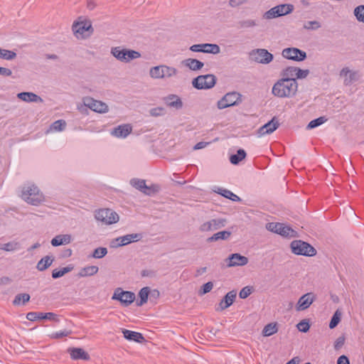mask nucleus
Segmentation results:
<instances>
[{"label":"nucleus","instance_id":"f257e3e1","mask_svg":"<svg viewBox=\"0 0 364 364\" xmlns=\"http://www.w3.org/2000/svg\"><path fill=\"white\" fill-rule=\"evenodd\" d=\"M298 88V83L296 79L282 77L273 85L272 93L279 98H289L294 97Z\"/></svg>","mask_w":364,"mask_h":364},{"label":"nucleus","instance_id":"f03ea898","mask_svg":"<svg viewBox=\"0 0 364 364\" xmlns=\"http://www.w3.org/2000/svg\"><path fill=\"white\" fill-rule=\"evenodd\" d=\"M72 31L77 39L89 38L94 32L92 22L80 16L72 26Z\"/></svg>","mask_w":364,"mask_h":364},{"label":"nucleus","instance_id":"7ed1b4c3","mask_svg":"<svg viewBox=\"0 0 364 364\" xmlns=\"http://www.w3.org/2000/svg\"><path fill=\"white\" fill-rule=\"evenodd\" d=\"M290 249L296 255L314 257L317 253L316 250L311 245L301 240H293L290 243Z\"/></svg>","mask_w":364,"mask_h":364},{"label":"nucleus","instance_id":"20e7f679","mask_svg":"<svg viewBox=\"0 0 364 364\" xmlns=\"http://www.w3.org/2000/svg\"><path fill=\"white\" fill-rule=\"evenodd\" d=\"M21 197L26 202L33 205H38L43 200L42 193L35 185L24 187Z\"/></svg>","mask_w":364,"mask_h":364},{"label":"nucleus","instance_id":"39448f33","mask_svg":"<svg viewBox=\"0 0 364 364\" xmlns=\"http://www.w3.org/2000/svg\"><path fill=\"white\" fill-rule=\"evenodd\" d=\"M111 53L118 60L123 63H129L134 59L141 57L139 52L134 50L122 48L119 46L112 48Z\"/></svg>","mask_w":364,"mask_h":364},{"label":"nucleus","instance_id":"423d86ee","mask_svg":"<svg viewBox=\"0 0 364 364\" xmlns=\"http://www.w3.org/2000/svg\"><path fill=\"white\" fill-rule=\"evenodd\" d=\"M95 218L105 225H112L119 221V217L114 210L105 208L95 211Z\"/></svg>","mask_w":364,"mask_h":364},{"label":"nucleus","instance_id":"0eeeda50","mask_svg":"<svg viewBox=\"0 0 364 364\" xmlns=\"http://www.w3.org/2000/svg\"><path fill=\"white\" fill-rule=\"evenodd\" d=\"M149 74L154 79L168 78L176 75L177 70L173 67L161 65L151 68Z\"/></svg>","mask_w":364,"mask_h":364},{"label":"nucleus","instance_id":"6e6552de","mask_svg":"<svg viewBox=\"0 0 364 364\" xmlns=\"http://www.w3.org/2000/svg\"><path fill=\"white\" fill-rule=\"evenodd\" d=\"M216 83V77L214 75L207 74L199 75L195 77L192 81L193 87L197 90H207L210 89Z\"/></svg>","mask_w":364,"mask_h":364},{"label":"nucleus","instance_id":"1a4fd4ad","mask_svg":"<svg viewBox=\"0 0 364 364\" xmlns=\"http://www.w3.org/2000/svg\"><path fill=\"white\" fill-rule=\"evenodd\" d=\"M242 95L237 92H230L224 95L217 103L218 108L223 109L237 105L242 102Z\"/></svg>","mask_w":364,"mask_h":364},{"label":"nucleus","instance_id":"9d476101","mask_svg":"<svg viewBox=\"0 0 364 364\" xmlns=\"http://www.w3.org/2000/svg\"><path fill=\"white\" fill-rule=\"evenodd\" d=\"M130 184L136 189L147 196H151L157 193L159 190V186L158 185L152 184L150 186H146V181L143 179L132 178L130 181Z\"/></svg>","mask_w":364,"mask_h":364},{"label":"nucleus","instance_id":"9b49d317","mask_svg":"<svg viewBox=\"0 0 364 364\" xmlns=\"http://www.w3.org/2000/svg\"><path fill=\"white\" fill-rule=\"evenodd\" d=\"M112 299L120 301L124 306H128L135 300V294L132 291H124L121 288H117Z\"/></svg>","mask_w":364,"mask_h":364},{"label":"nucleus","instance_id":"f8f14e48","mask_svg":"<svg viewBox=\"0 0 364 364\" xmlns=\"http://www.w3.org/2000/svg\"><path fill=\"white\" fill-rule=\"evenodd\" d=\"M282 56L294 61H303L306 58V53L297 48H287L282 50Z\"/></svg>","mask_w":364,"mask_h":364},{"label":"nucleus","instance_id":"ddd939ff","mask_svg":"<svg viewBox=\"0 0 364 364\" xmlns=\"http://www.w3.org/2000/svg\"><path fill=\"white\" fill-rule=\"evenodd\" d=\"M193 52L218 54L220 48L218 45L213 43L194 44L189 48Z\"/></svg>","mask_w":364,"mask_h":364},{"label":"nucleus","instance_id":"4468645a","mask_svg":"<svg viewBox=\"0 0 364 364\" xmlns=\"http://www.w3.org/2000/svg\"><path fill=\"white\" fill-rule=\"evenodd\" d=\"M83 102L86 107L90 108L95 112L106 113L108 112V106L106 103L94 100L92 97L84 98Z\"/></svg>","mask_w":364,"mask_h":364},{"label":"nucleus","instance_id":"2eb2a0df","mask_svg":"<svg viewBox=\"0 0 364 364\" xmlns=\"http://www.w3.org/2000/svg\"><path fill=\"white\" fill-rule=\"evenodd\" d=\"M141 237V235L138 233L128 234L124 236L118 237L114 241H112V247H119L127 245L133 242H137L140 240Z\"/></svg>","mask_w":364,"mask_h":364},{"label":"nucleus","instance_id":"dca6fc26","mask_svg":"<svg viewBox=\"0 0 364 364\" xmlns=\"http://www.w3.org/2000/svg\"><path fill=\"white\" fill-rule=\"evenodd\" d=\"M227 220L225 218H214L209 221L203 223L200 226V230L201 232H209L217 230L226 225Z\"/></svg>","mask_w":364,"mask_h":364},{"label":"nucleus","instance_id":"f3484780","mask_svg":"<svg viewBox=\"0 0 364 364\" xmlns=\"http://www.w3.org/2000/svg\"><path fill=\"white\" fill-rule=\"evenodd\" d=\"M252 55H255V60L261 64H268L274 58L273 55L264 48H258L253 50Z\"/></svg>","mask_w":364,"mask_h":364},{"label":"nucleus","instance_id":"a211bd4d","mask_svg":"<svg viewBox=\"0 0 364 364\" xmlns=\"http://www.w3.org/2000/svg\"><path fill=\"white\" fill-rule=\"evenodd\" d=\"M26 318L31 321H36L42 319H48L51 321H58L57 315L53 312L43 313L31 311L26 314Z\"/></svg>","mask_w":364,"mask_h":364},{"label":"nucleus","instance_id":"6ab92c4d","mask_svg":"<svg viewBox=\"0 0 364 364\" xmlns=\"http://www.w3.org/2000/svg\"><path fill=\"white\" fill-rule=\"evenodd\" d=\"M316 296L314 293L309 292L301 296L296 306L297 311H304L308 309L315 301Z\"/></svg>","mask_w":364,"mask_h":364},{"label":"nucleus","instance_id":"aec40b11","mask_svg":"<svg viewBox=\"0 0 364 364\" xmlns=\"http://www.w3.org/2000/svg\"><path fill=\"white\" fill-rule=\"evenodd\" d=\"M226 261L228 262L227 266L232 267L246 265L249 260L245 256L241 255L239 253H233L229 255Z\"/></svg>","mask_w":364,"mask_h":364},{"label":"nucleus","instance_id":"412c9836","mask_svg":"<svg viewBox=\"0 0 364 364\" xmlns=\"http://www.w3.org/2000/svg\"><path fill=\"white\" fill-rule=\"evenodd\" d=\"M279 126V123L277 118L274 117L270 121L262 126L257 131V134L259 136L265 134H272L274 132Z\"/></svg>","mask_w":364,"mask_h":364},{"label":"nucleus","instance_id":"4be33fe9","mask_svg":"<svg viewBox=\"0 0 364 364\" xmlns=\"http://www.w3.org/2000/svg\"><path fill=\"white\" fill-rule=\"evenodd\" d=\"M341 77H346L344 84L346 85H350L358 80L359 75L358 72L352 71L348 68H343L340 72Z\"/></svg>","mask_w":364,"mask_h":364},{"label":"nucleus","instance_id":"5701e85b","mask_svg":"<svg viewBox=\"0 0 364 364\" xmlns=\"http://www.w3.org/2000/svg\"><path fill=\"white\" fill-rule=\"evenodd\" d=\"M132 126L130 124H125L119 125L114 128L111 133L116 137L125 138L132 132Z\"/></svg>","mask_w":364,"mask_h":364},{"label":"nucleus","instance_id":"b1692460","mask_svg":"<svg viewBox=\"0 0 364 364\" xmlns=\"http://www.w3.org/2000/svg\"><path fill=\"white\" fill-rule=\"evenodd\" d=\"M68 351L73 360H89L90 358V355L81 348H70Z\"/></svg>","mask_w":364,"mask_h":364},{"label":"nucleus","instance_id":"393cba45","mask_svg":"<svg viewBox=\"0 0 364 364\" xmlns=\"http://www.w3.org/2000/svg\"><path fill=\"white\" fill-rule=\"evenodd\" d=\"M164 101L168 107H174L176 109H179L183 107V102L176 95H169L164 97Z\"/></svg>","mask_w":364,"mask_h":364},{"label":"nucleus","instance_id":"a878e982","mask_svg":"<svg viewBox=\"0 0 364 364\" xmlns=\"http://www.w3.org/2000/svg\"><path fill=\"white\" fill-rule=\"evenodd\" d=\"M17 97L26 102H43V100L38 95L30 92H22L17 95Z\"/></svg>","mask_w":364,"mask_h":364},{"label":"nucleus","instance_id":"bb28decb","mask_svg":"<svg viewBox=\"0 0 364 364\" xmlns=\"http://www.w3.org/2000/svg\"><path fill=\"white\" fill-rule=\"evenodd\" d=\"M122 333L124 338L128 341H132L137 343H142L145 341L144 337L142 333L139 332H136L127 329H123Z\"/></svg>","mask_w":364,"mask_h":364},{"label":"nucleus","instance_id":"cd10ccee","mask_svg":"<svg viewBox=\"0 0 364 364\" xmlns=\"http://www.w3.org/2000/svg\"><path fill=\"white\" fill-rule=\"evenodd\" d=\"M183 65L191 70H200L204 66V63L199 60L194 58H187L182 62Z\"/></svg>","mask_w":364,"mask_h":364},{"label":"nucleus","instance_id":"c85d7f7f","mask_svg":"<svg viewBox=\"0 0 364 364\" xmlns=\"http://www.w3.org/2000/svg\"><path fill=\"white\" fill-rule=\"evenodd\" d=\"M278 235H280L284 237H295L297 236V232L293 230L291 227L286 225L284 223H281L279 227Z\"/></svg>","mask_w":364,"mask_h":364},{"label":"nucleus","instance_id":"c756f323","mask_svg":"<svg viewBox=\"0 0 364 364\" xmlns=\"http://www.w3.org/2000/svg\"><path fill=\"white\" fill-rule=\"evenodd\" d=\"M71 242V235H56L51 240V245L53 247H58L62 245H67Z\"/></svg>","mask_w":364,"mask_h":364},{"label":"nucleus","instance_id":"7c9ffc66","mask_svg":"<svg viewBox=\"0 0 364 364\" xmlns=\"http://www.w3.org/2000/svg\"><path fill=\"white\" fill-rule=\"evenodd\" d=\"M54 259L53 256L49 255L42 257L37 263L36 269L41 272L45 271L52 264Z\"/></svg>","mask_w":364,"mask_h":364},{"label":"nucleus","instance_id":"2f4dec72","mask_svg":"<svg viewBox=\"0 0 364 364\" xmlns=\"http://www.w3.org/2000/svg\"><path fill=\"white\" fill-rule=\"evenodd\" d=\"M231 235V232L228 230H223L220 232H218L213 234L211 237L207 239V242H215L220 240H226L229 239Z\"/></svg>","mask_w":364,"mask_h":364},{"label":"nucleus","instance_id":"473e14b6","mask_svg":"<svg viewBox=\"0 0 364 364\" xmlns=\"http://www.w3.org/2000/svg\"><path fill=\"white\" fill-rule=\"evenodd\" d=\"M150 293V288L148 287H143L139 292V299L136 301V306H141L148 301L149 294Z\"/></svg>","mask_w":364,"mask_h":364},{"label":"nucleus","instance_id":"72a5a7b5","mask_svg":"<svg viewBox=\"0 0 364 364\" xmlns=\"http://www.w3.org/2000/svg\"><path fill=\"white\" fill-rule=\"evenodd\" d=\"M99 271V268L97 266H87L82 268L78 274L80 277H90L96 274Z\"/></svg>","mask_w":364,"mask_h":364},{"label":"nucleus","instance_id":"f704fd0d","mask_svg":"<svg viewBox=\"0 0 364 364\" xmlns=\"http://www.w3.org/2000/svg\"><path fill=\"white\" fill-rule=\"evenodd\" d=\"M216 192L232 201L238 202L241 200V198L238 196L228 189L218 188V190Z\"/></svg>","mask_w":364,"mask_h":364},{"label":"nucleus","instance_id":"c9c22d12","mask_svg":"<svg viewBox=\"0 0 364 364\" xmlns=\"http://www.w3.org/2000/svg\"><path fill=\"white\" fill-rule=\"evenodd\" d=\"M246 152L244 149H240L235 154L230 156V161L232 164L237 165L242 160L246 157Z\"/></svg>","mask_w":364,"mask_h":364},{"label":"nucleus","instance_id":"e433bc0d","mask_svg":"<svg viewBox=\"0 0 364 364\" xmlns=\"http://www.w3.org/2000/svg\"><path fill=\"white\" fill-rule=\"evenodd\" d=\"M31 299V296L28 294L23 293V294H18L16 295L13 304L14 306H18V305H25L27 302L29 301Z\"/></svg>","mask_w":364,"mask_h":364},{"label":"nucleus","instance_id":"4c0bfd02","mask_svg":"<svg viewBox=\"0 0 364 364\" xmlns=\"http://www.w3.org/2000/svg\"><path fill=\"white\" fill-rule=\"evenodd\" d=\"M298 68L289 66L282 71V76L284 78L296 79Z\"/></svg>","mask_w":364,"mask_h":364},{"label":"nucleus","instance_id":"58836bf2","mask_svg":"<svg viewBox=\"0 0 364 364\" xmlns=\"http://www.w3.org/2000/svg\"><path fill=\"white\" fill-rule=\"evenodd\" d=\"M257 26V22L254 19L240 20L237 23V26L240 29H246L253 28Z\"/></svg>","mask_w":364,"mask_h":364},{"label":"nucleus","instance_id":"ea45409f","mask_svg":"<svg viewBox=\"0 0 364 364\" xmlns=\"http://www.w3.org/2000/svg\"><path fill=\"white\" fill-rule=\"evenodd\" d=\"M73 269V265H68L65 267H63V268H61L59 269H55L52 272V277L55 279H58V278L63 277V275H65V274L71 272Z\"/></svg>","mask_w":364,"mask_h":364},{"label":"nucleus","instance_id":"a19ab883","mask_svg":"<svg viewBox=\"0 0 364 364\" xmlns=\"http://www.w3.org/2000/svg\"><path fill=\"white\" fill-rule=\"evenodd\" d=\"M276 8L280 16L291 14L294 10V6L289 4H279L276 6Z\"/></svg>","mask_w":364,"mask_h":364},{"label":"nucleus","instance_id":"79ce46f5","mask_svg":"<svg viewBox=\"0 0 364 364\" xmlns=\"http://www.w3.org/2000/svg\"><path fill=\"white\" fill-rule=\"evenodd\" d=\"M277 331L278 328L277 323H270L264 327L262 330V334L264 336H270L277 333Z\"/></svg>","mask_w":364,"mask_h":364},{"label":"nucleus","instance_id":"37998d69","mask_svg":"<svg viewBox=\"0 0 364 364\" xmlns=\"http://www.w3.org/2000/svg\"><path fill=\"white\" fill-rule=\"evenodd\" d=\"M327 121V118L326 117H320L316 119L311 120L307 125V129H314Z\"/></svg>","mask_w":364,"mask_h":364},{"label":"nucleus","instance_id":"c03bdc74","mask_svg":"<svg viewBox=\"0 0 364 364\" xmlns=\"http://www.w3.org/2000/svg\"><path fill=\"white\" fill-rule=\"evenodd\" d=\"M16 57V53L12 50L0 48V58L10 60Z\"/></svg>","mask_w":364,"mask_h":364},{"label":"nucleus","instance_id":"a18cd8bd","mask_svg":"<svg viewBox=\"0 0 364 364\" xmlns=\"http://www.w3.org/2000/svg\"><path fill=\"white\" fill-rule=\"evenodd\" d=\"M66 127V122L63 119H59L55 122H54L50 125V129L53 130L55 132H60L65 129Z\"/></svg>","mask_w":364,"mask_h":364},{"label":"nucleus","instance_id":"49530a36","mask_svg":"<svg viewBox=\"0 0 364 364\" xmlns=\"http://www.w3.org/2000/svg\"><path fill=\"white\" fill-rule=\"evenodd\" d=\"M353 13L359 22L364 23V5H360L355 7Z\"/></svg>","mask_w":364,"mask_h":364},{"label":"nucleus","instance_id":"de8ad7c7","mask_svg":"<svg viewBox=\"0 0 364 364\" xmlns=\"http://www.w3.org/2000/svg\"><path fill=\"white\" fill-rule=\"evenodd\" d=\"M107 254V249L106 247H100L94 250L92 257L95 259H101Z\"/></svg>","mask_w":364,"mask_h":364},{"label":"nucleus","instance_id":"09e8293b","mask_svg":"<svg viewBox=\"0 0 364 364\" xmlns=\"http://www.w3.org/2000/svg\"><path fill=\"white\" fill-rule=\"evenodd\" d=\"M279 13H278V11L277 10V8L276 6L270 9L269 10H268L267 11H266L264 14H263V18L264 19H272V18H277V17H280L279 16Z\"/></svg>","mask_w":364,"mask_h":364},{"label":"nucleus","instance_id":"8fccbe9b","mask_svg":"<svg viewBox=\"0 0 364 364\" xmlns=\"http://www.w3.org/2000/svg\"><path fill=\"white\" fill-rule=\"evenodd\" d=\"M18 243L16 242H9L0 245V249L7 252L14 251L18 249Z\"/></svg>","mask_w":364,"mask_h":364},{"label":"nucleus","instance_id":"3c124183","mask_svg":"<svg viewBox=\"0 0 364 364\" xmlns=\"http://www.w3.org/2000/svg\"><path fill=\"white\" fill-rule=\"evenodd\" d=\"M341 314L339 312L338 310H337L334 313V314L331 317L330 323H329V328L331 329L334 328L339 323V322L341 321Z\"/></svg>","mask_w":364,"mask_h":364},{"label":"nucleus","instance_id":"603ef678","mask_svg":"<svg viewBox=\"0 0 364 364\" xmlns=\"http://www.w3.org/2000/svg\"><path fill=\"white\" fill-rule=\"evenodd\" d=\"M321 23L317 21H309L305 23L304 25V28L306 30H317L319 28H321Z\"/></svg>","mask_w":364,"mask_h":364},{"label":"nucleus","instance_id":"864d4df0","mask_svg":"<svg viewBox=\"0 0 364 364\" xmlns=\"http://www.w3.org/2000/svg\"><path fill=\"white\" fill-rule=\"evenodd\" d=\"M72 333V331L63 330L60 331L53 332L50 336L53 339H59L63 337L68 336Z\"/></svg>","mask_w":364,"mask_h":364},{"label":"nucleus","instance_id":"5fc2aeb1","mask_svg":"<svg viewBox=\"0 0 364 364\" xmlns=\"http://www.w3.org/2000/svg\"><path fill=\"white\" fill-rule=\"evenodd\" d=\"M296 327L299 331L306 333L310 328V324L308 320L304 319L296 325Z\"/></svg>","mask_w":364,"mask_h":364},{"label":"nucleus","instance_id":"6e6d98bb","mask_svg":"<svg viewBox=\"0 0 364 364\" xmlns=\"http://www.w3.org/2000/svg\"><path fill=\"white\" fill-rule=\"evenodd\" d=\"M237 296V291L236 290H232L229 292H228L225 296L223 297V300L228 301L230 303V306H231Z\"/></svg>","mask_w":364,"mask_h":364},{"label":"nucleus","instance_id":"4d7b16f0","mask_svg":"<svg viewBox=\"0 0 364 364\" xmlns=\"http://www.w3.org/2000/svg\"><path fill=\"white\" fill-rule=\"evenodd\" d=\"M213 287V283L212 282H208L204 284L199 290V294L203 295L208 292H210Z\"/></svg>","mask_w":364,"mask_h":364},{"label":"nucleus","instance_id":"13d9d810","mask_svg":"<svg viewBox=\"0 0 364 364\" xmlns=\"http://www.w3.org/2000/svg\"><path fill=\"white\" fill-rule=\"evenodd\" d=\"M252 287L249 286L245 287L240 290L239 296L240 299H246L252 294Z\"/></svg>","mask_w":364,"mask_h":364},{"label":"nucleus","instance_id":"bf43d9fd","mask_svg":"<svg viewBox=\"0 0 364 364\" xmlns=\"http://www.w3.org/2000/svg\"><path fill=\"white\" fill-rule=\"evenodd\" d=\"M149 113L153 117H159L165 114V109L162 107H157L150 109Z\"/></svg>","mask_w":364,"mask_h":364},{"label":"nucleus","instance_id":"052dcab7","mask_svg":"<svg viewBox=\"0 0 364 364\" xmlns=\"http://www.w3.org/2000/svg\"><path fill=\"white\" fill-rule=\"evenodd\" d=\"M280 224V223H268L266 228L268 230L277 234Z\"/></svg>","mask_w":364,"mask_h":364},{"label":"nucleus","instance_id":"680f3d73","mask_svg":"<svg viewBox=\"0 0 364 364\" xmlns=\"http://www.w3.org/2000/svg\"><path fill=\"white\" fill-rule=\"evenodd\" d=\"M247 3V0H229V6L235 8Z\"/></svg>","mask_w":364,"mask_h":364},{"label":"nucleus","instance_id":"e2e57ef3","mask_svg":"<svg viewBox=\"0 0 364 364\" xmlns=\"http://www.w3.org/2000/svg\"><path fill=\"white\" fill-rule=\"evenodd\" d=\"M309 73V70H307V69L306 70H301L299 68H298L297 73H296V79L305 78V77H307Z\"/></svg>","mask_w":364,"mask_h":364},{"label":"nucleus","instance_id":"0e129e2a","mask_svg":"<svg viewBox=\"0 0 364 364\" xmlns=\"http://www.w3.org/2000/svg\"><path fill=\"white\" fill-rule=\"evenodd\" d=\"M156 274V271L151 270V269H143L141 272V275L143 277H154Z\"/></svg>","mask_w":364,"mask_h":364},{"label":"nucleus","instance_id":"69168bd1","mask_svg":"<svg viewBox=\"0 0 364 364\" xmlns=\"http://www.w3.org/2000/svg\"><path fill=\"white\" fill-rule=\"evenodd\" d=\"M344 342H345V338L343 336L338 337L335 342L334 348L336 349H339L340 348H341L343 346Z\"/></svg>","mask_w":364,"mask_h":364},{"label":"nucleus","instance_id":"338daca9","mask_svg":"<svg viewBox=\"0 0 364 364\" xmlns=\"http://www.w3.org/2000/svg\"><path fill=\"white\" fill-rule=\"evenodd\" d=\"M337 364H350V360L346 355H342L338 358Z\"/></svg>","mask_w":364,"mask_h":364},{"label":"nucleus","instance_id":"774afa93","mask_svg":"<svg viewBox=\"0 0 364 364\" xmlns=\"http://www.w3.org/2000/svg\"><path fill=\"white\" fill-rule=\"evenodd\" d=\"M229 306H230V303L222 299L219 303V307H218V310L223 311V310L228 309Z\"/></svg>","mask_w":364,"mask_h":364}]
</instances>
